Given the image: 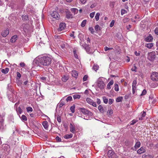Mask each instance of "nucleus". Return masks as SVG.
Wrapping results in <instances>:
<instances>
[{"label":"nucleus","mask_w":158,"mask_h":158,"mask_svg":"<svg viewBox=\"0 0 158 158\" xmlns=\"http://www.w3.org/2000/svg\"><path fill=\"white\" fill-rule=\"evenodd\" d=\"M147 93V91L146 89H143V92H142L141 94V96H143L145 95Z\"/></svg>","instance_id":"nucleus-55"},{"label":"nucleus","mask_w":158,"mask_h":158,"mask_svg":"<svg viewBox=\"0 0 158 158\" xmlns=\"http://www.w3.org/2000/svg\"><path fill=\"white\" fill-rule=\"evenodd\" d=\"M153 46V43H149L147 44L146 45V46L149 48H151Z\"/></svg>","instance_id":"nucleus-31"},{"label":"nucleus","mask_w":158,"mask_h":158,"mask_svg":"<svg viewBox=\"0 0 158 158\" xmlns=\"http://www.w3.org/2000/svg\"><path fill=\"white\" fill-rule=\"evenodd\" d=\"M69 78V77L68 76L64 75L62 78V80L64 82H65Z\"/></svg>","instance_id":"nucleus-20"},{"label":"nucleus","mask_w":158,"mask_h":158,"mask_svg":"<svg viewBox=\"0 0 158 158\" xmlns=\"http://www.w3.org/2000/svg\"><path fill=\"white\" fill-rule=\"evenodd\" d=\"M95 29L96 31H98L101 30V28L98 24L96 25L95 27Z\"/></svg>","instance_id":"nucleus-34"},{"label":"nucleus","mask_w":158,"mask_h":158,"mask_svg":"<svg viewBox=\"0 0 158 158\" xmlns=\"http://www.w3.org/2000/svg\"><path fill=\"white\" fill-rule=\"evenodd\" d=\"M70 129L71 132L73 133H74V131H75V128L71 123L70 124Z\"/></svg>","instance_id":"nucleus-29"},{"label":"nucleus","mask_w":158,"mask_h":158,"mask_svg":"<svg viewBox=\"0 0 158 158\" xmlns=\"http://www.w3.org/2000/svg\"><path fill=\"white\" fill-rule=\"evenodd\" d=\"M32 29V27L28 24H25L23 27V30L25 34L30 32L31 31Z\"/></svg>","instance_id":"nucleus-3"},{"label":"nucleus","mask_w":158,"mask_h":158,"mask_svg":"<svg viewBox=\"0 0 158 158\" xmlns=\"http://www.w3.org/2000/svg\"><path fill=\"white\" fill-rule=\"evenodd\" d=\"M71 11L74 13V14H77L78 12V10L77 8H73L71 9Z\"/></svg>","instance_id":"nucleus-24"},{"label":"nucleus","mask_w":158,"mask_h":158,"mask_svg":"<svg viewBox=\"0 0 158 158\" xmlns=\"http://www.w3.org/2000/svg\"><path fill=\"white\" fill-rule=\"evenodd\" d=\"M88 77L87 75H85L83 78V81H86L87 80Z\"/></svg>","instance_id":"nucleus-48"},{"label":"nucleus","mask_w":158,"mask_h":158,"mask_svg":"<svg viewBox=\"0 0 158 158\" xmlns=\"http://www.w3.org/2000/svg\"><path fill=\"white\" fill-rule=\"evenodd\" d=\"M86 101L89 103L90 104H91L93 102V101L89 98H87Z\"/></svg>","instance_id":"nucleus-42"},{"label":"nucleus","mask_w":158,"mask_h":158,"mask_svg":"<svg viewBox=\"0 0 158 158\" xmlns=\"http://www.w3.org/2000/svg\"><path fill=\"white\" fill-rule=\"evenodd\" d=\"M73 137V135L72 134H70L69 135L67 134L65 135L64 136V138L66 139H68L71 138Z\"/></svg>","instance_id":"nucleus-28"},{"label":"nucleus","mask_w":158,"mask_h":158,"mask_svg":"<svg viewBox=\"0 0 158 158\" xmlns=\"http://www.w3.org/2000/svg\"><path fill=\"white\" fill-rule=\"evenodd\" d=\"M127 12V11L124 9H122L121 10V15H123V14H124L125 13H126Z\"/></svg>","instance_id":"nucleus-49"},{"label":"nucleus","mask_w":158,"mask_h":158,"mask_svg":"<svg viewBox=\"0 0 158 158\" xmlns=\"http://www.w3.org/2000/svg\"><path fill=\"white\" fill-rule=\"evenodd\" d=\"M110 134V137H114L116 136V132H114L113 131H112V132H110V133H108L107 134V135H109ZM114 137L115 138V137Z\"/></svg>","instance_id":"nucleus-30"},{"label":"nucleus","mask_w":158,"mask_h":158,"mask_svg":"<svg viewBox=\"0 0 158 158\" xmlns=\"http://www.w3.org/2000/svg\"><path fill=\"white\" fill-rule=\"evenodd\" d=\"M108 155L109 158H114L115 156V153L112 150H110L108 152Z\"/></svg>","instance_id":"nucleus-10"},{"label":"nucleus","mask_w":158,"mask_h":158,"mask_svg":"<svg viewBox=\"0 0 158 158\" xmlns=\"http://www.w3.org/2000/svg\"><path fill=\"white\" fill-rule=\"evenodd\" d=\"M51 15L53 18L56 20H59L60 16L57 12L53 11L51 14Z\"/></svg>","instance_id":"nucleus-5"},{"label":"nucleus","mask_w":158,"mask_h":158,"mask_svg":"<svg viewBox=\"0 0 158 158\" xmlns=\"http://www.w3.org/2000/svg\"><path fill=\"white\" fill-rule=\"evenodd\" d=\"M72 76L76 78H77L78 76V72L76 70L72 71Z\"/></svg>","instance_id":"nucleus-19"},{"label":"nucleus","mask_w":158,"mask_h":158,"mask_svg":"<svg viewBox=\"0 0 158 158\" xmlns=\"http://www.w3.org/2000/svg\"><path fill=\"white\" fill-rule=\"evenodd\" d=\"M17 67V65L15 64H14L12 66H10V67L11 68V71H14V69L16 68Z\"/></svg>","instance_id":"nucleus-45"},{"label":"nucleus","mask_w":158,"mask_h":158,"mask_svg":"<svg viewBox=\"0 0 158 158\" xmlns=\"http://www.w3.org/2000/svg\"><path fill=\"white\" fill-rule=\"evenodd\" d=\"M65 97H64L61 99L59 103L57 104L56 108L58 107L59 108L62 107V106L65 104Z\"/></svg>","instance_id":"nucleus-7"},{"label":"nucleus","mask_w":158,"mask_h":158,"mask_svg":"<svg viewBox=\"0 0 158 158\" xmlns=\"http://www.w3.org/2000/svg\"><path fill=\"white\" fill-rule=\"evenodd\" d=\"M81 96L79 95H74L73 96V98L74 99H75L77 98L79 99L80 98Z\"/></svg>","instance_id":"nucleus-46"},{"label":"nucleus","mask_w":158,"mask_h":158,"mask_svg":"<svg viewBox=\"0 0 158 158\" xmlns=\"http://www.w3.org/2000/svg\"><path fill=\"white\" fill-rule=\"evenodd\" d=\"M134 67L135 68V69H134L133 68H132L131 69V70L132 71H135V72H136V69H137V67L135 65H134Z\"/></svg>","instance_id":"nucleus-57"},{"label":"nucleus","mask_w":158,"mask_h":158,"mask_svg":"<svg viewBox=\"0 0 158 158\" xmlns=\"http://www.w3.org/2000/svg\"><path fill=\"white\" fill-rule=\"evenodd\" d=\"M20 65L21 67H23L25 66V64L23 62H21L20 63Z\"/></svg>","instance_id":"nucleus-64"},{"label":"nucleus","mask_w":158,"mask_h":158,"mask_svg":"<svg viewBox=\"0 0 158 158\" xmlns=\"http://www.w3.org/2000/svg\"><path fill=\"white\" fill-rule=\"evenodd\" d=\"M95 12H92L90 14V16L91 18H93Z\"/></svg>","instance_id":"nucleus-58"},{"label":"nucleus","mask_w":158,"mask_h":158,"mask_svg":"<svg viewBox=\"0 0 158 158\" xmlns=\"http://www.w3.org/2000/svg\"><path fill=\"white\" fill-rule=\"evenodd\" d=\"M21 77V75L20 73L19 72H17V79H19Z\"/></svg>","instance_id":"nucleus-47"},{"label":"nucleus","mask_w":158,"mask_h":158,"mask_svg":"<svg viewBox=\"0 0 158 158\" xmlns=\"http://www.w3.org/2000/svg\"><path fill=\"white\" fill-rule=\"evenodd\" d=\"M63 126L64 127L66 131H67L68 129V126L67 123H64L63 124Z\"/></svg>","instance_id":"nucleus-56"},{"label":"nucleus","mask_w":158,"mask_h":158,"mask_svg":"<svg viewBox=\"0 0 158 158\" xmlns=\"http://www.w3.org/2000/svg\"><path fill=\"white\" fill-rule=\"evenodd\" d=\"M114 101V100L113 99H110L109 100V104L110 105L112 104Z\"/></svg>","instance_id":"nucleus-60"},{"label":"nucleus","mask_w":158,"mask_h":158,"mask_svg":"<svg viewBox=\"0 0 158 158\" xmlns=\"http://www.w3.org/2000/svg\"><path fill=\"white\" fill-rule=\"evenodd\" d=\"M18 36L16 35H15L13 36L10 39V42L12 43H14L17 40Z\"/></svg>","instance_id":"nucleus-16"},{"label":"nucleus","mask_w":158,"mask_h":158,"mask_svg":"<svg viewBox=\"0 0 158 158\" xmlns=\"http://www.w3.org/2000/svg\"><path fill=\"white\" fill-rule=\"evenodd\" d=\"M21 119L22 120L24 121H26L27 120L26 116L24 115H23L22 116Z\"/></svg>","instance_id":"nucleus-43"},{"label":"nucleus","mask_w":158,"mask_h":158,"mask_svg":"<svg viewBox=\"0 0 158 158\" xmlns=\"http://www.w3.org/2000/svg\"><path fill=\"white\" fill-rule=\"evenodd\" d=\"M66 17L68 19L73 18V15L70 11L66 12Z\"/></svg>","instance_id":"nucleus-18"},{"label":"nucleus","mask_w":158,"mask_h":158,"mask_svg":"<svg viewBox=\"0 0 158 158\" xmlns=\"http://www.w3.org/2000/svg\"><path fill=\"white\" fill-rule=\"evenodd\" d=\"M114 83V81L113 80H111L109 82V83L107 84V88L109 89H110L111 87L110 85H112Z\"/></svg>","instance_id":"nucleus-22"},{"label":"nucleus","mask_w":158,"mask_h":158,"mask_svg":"<svg viewBox=\"0 0 158 158\" xmlns=\"http://www.w3.org/2000/svg\"><path fill=\"white\" fill-rule=\"evenodd\" d=\"M108 114L110 115H111L112 113H113V110L112 109H110V110H109L107 112Z\"/></svg>","instance_id":"nucleus-54"},{"label":"nucleus","mask_w":158,"mask_h":158,"mask_svg":"<svg viewBox=\"0 0 158 158\" xmlns=\"http://www.w3.org/2000/svg\"><path fill=\"white\" fill-rule=\"evenodd\" d=\"M112 49H113L112 48H108L107 47H105L104 48L105 50L106 51H107L109 50H111Z\"/></svg>","instance_id":"nucleus-52"},{"label":"nucleus","mask_w":158,"mask_h":158,"mask_svg":"<svg viewBox=\"0 0 158 158\" xmlns=\"http://www.w3.org/2000/svg\"><path fill=\"white\" fill-rule=\"evenodd\" d=\"M146 115V112L143 111V113L141 115L142 117H139V120H142L143 119V117H144Z\"/></svg>","instance_id":"nucleus-38"},{"label":"nucleus","mask_w":158,"mask_h":158,"mask_svg":"<svg viewBox=\"0 0 158 158\" xmlns=\"http://www.w3.org/2000/svg\"><path fill=\"white\" fill-rule=\"evenodd\" d=\"M146 150L144 148L141 147L137 151V153L139 154H141L145 152Z\"/></svg>","instance_id":"nucleus-14"},{"label":"nucleus","mask_w":158,"mask_h":158,"mask_svg":"<svg viewBox=\"0 0 158 158\" xmlns=\"http://www.w3.org/2000/svg\"><path fill=\"white\" fill-rule=\"evenodd\" d=\"M9 99L10 101H12V102H15V99L13 98H12L11 97H9Z\"/></svg>","instance_id":"nucleus-63"},{"label":"nucleus","mask_w":158,"mask_h":158,"mask_svg":"<svg viewBox=\"0 0 158 158\" xmlns=\"http://www.w3.org/2000/svg\"><path fill=\"white\" fill-rule=\"evenodd\" d=\"M65 102H70L72 100V97L71 96H68L66 98H65Z\"/></svg>","instance_id":"nucleus-25"},{"label":"nucleus","mask_w":158,"mask_h":158,"mask_svg":"<svg viewBox=\"0 0 158 158\" xmlns=\"http://www.w3.org/2000/svg\"><path fill=\"white\" fill-rule=\"evenodd\" d=\"M65 23H61L59 26V27L58 29V31H61L64 29L65 27Z\"/></svg>","instance_id":"nucleus-9"},{"label":"nucleus","mask_w":158,"mask_h":158,"mask_svg":"<svg viewBox=\"0 0 158 158\" xmlns=\"http://www.w3.org/2000/svg\"><path fill=\"white\" fill-rule=\"evenodd\" d=\"M140 145L141 143L139 141H138L136 142L135 146V148H137L140 147Z\"/></svg>","instance_id":"nucleus-26"},{"label":"nucleus","mask_w":158,"mask_h":158,"mask_svg":"<svg viewBox=\"0 0 158 158\" xmlns=\"http://www.w3.org/2000/svg\"><path fill=\"white\" fill-rule=\"evenodd\" d=\"M155 33L158 35V27H156L155 30Z\"/></svg>","instance_id":"nucleus-62"},{"label":"nucleus","mask_w":158,"mask_h":158,"mask_svg":"<svg viewBox=\"0 0 158 158\" xmlns=\"http://www.w3.org/2000/svg\"><path fill=\"white\" fill-rule=\"evenodd\" d=\"M9 70L8 68H6L5 69H2L1 70V72L3 73L6 74L8 73Z\"/></svg>","instance_id":"nucleus-21"},{"label":"nucleus","mask_w":158,"mask_h":158,"mask_svg":"<svg viewBox=\"0 0 158 158\" xmlns=\"http://www.w3.org/2000/svg\"><path fill=\"white\" fill-rule=\"evenodd\" d=\"M99 68V66L97 64H94L93 66V69L95 71H96Z\"/></svg>","instance_id":"nucleus-27"},{"label":"nucleus","mask_w":158,"mask_h":158,"mask_svg":"<svg viewBox=\"0 0 158 158\" xmlns=\"http://www.w3.org/2000/svg\"><path fill=\"white\" fill-rule=\"evenodd\" d=\"M102 99L103 101L106 104L108 102V99H107L106 97L105 96H103L102 97Z\"/></svg>","instance_id":"nucleus-39"},{"label":"nucleus","mask_w":158,"mask_h":158,"mask_svg":"<svg viewBox=\"0 0 158 158\" xmlns=\"http://www.w3.org/2000/svg\"><path fill=\"white\" fill-rule=\"evenodd\" d=\"M40 57V64L44 66L49 65L51 63V58L47 56H43L42 54L41 55Z\"/></svg>","instance_id":"nucleus-1"},{"label":"nucleus","mask_w":158,"mask_h":158,"mask_svg":"<svg viewBox=\"0 0 158 158\" xmlns=\"http://www.w3.org/2000/svg\"><path fill=\"white\" fill-rule=\"evenodd\" d=\"M151 79L153 81H157L158 80V73L153 72L151 76Z\"/></svg>","instance_id":"nucleus-6"},{"label":"nucleus","mask_w":158,"mask_h":158,"mask_svg":"<svg viewBox=\"0 0 158 158\" xmlns=\"http://www.w3.org/2000/svg\"><path fill=\"white\" fill-rule=\"evenodd\" d=\"M42 124L43 126L45 129L47 130L48 129V122L47 121H43Z\"/></svg>","instance_id":"nucleus-17"},{"label":"nucleus","mask_w":158,"mask_h":158,"mask_svg":"<svg viewBox=\"0 0 158 158\" xmlns=\"http://www.w3.org/2000/svg\"><path fill=\"white\" fill-rule=\"evenodd\" d=\"M19 101L18 102L16 103L15 106V108H16V109H22L23 108V106L20 105L18 107V106L19 105Z\"/></svg>","instance_id":"nucleus-23"},{"label":"nucleus","mask_w":158,"mask_h":158,"mask_svg":"<svg viewBox=\"0 0 158 158\" xmlns=\"http://www.w3.org/2000/svg\"><path fill=\"white\" fill-rule=\"evenodd\" d=\"M40 58L39 56L37 57L33 61L34 64L37 66L40 64Z\"/></svg>","instance_id":"nucleus-12"},{"label":"nucleus","mask_w":158,"mask_h":158,"mask_svg":"<svg viewBox=\"0 0 158 158\" xmlns=\"http://www.w3.org/2000/svg\"><path fill=\"white\" fill-rule=\"evenodd\" d=\"M153 37L150 34L148 37L145 39V40L147 42H151L153 40Z\"/></svg>","instance_id":"nucleus-15"},{"label":"nucleus","mask_w":158,"mask_h":158,"mask_svg":"<svg viewBox=\"0 0 158 158\" xmlns=\"http://www.w3.org/2000/svg\"><path fill=\"white\" fill-rule=\"evenodd\" d=\"M156 53L154 52L148 53V59L151 61H153L156 57Z\"/></svg>","instance_id":"nucleus-2"},{"label":"nucleus","mask_w":158,"mask_h":158,"mask_svg":"<svg viewBox=\"0 0 158 158\" xmlns=\"http://www.w3.org/2000/svg\"><path fill=\"white\" fill-rule=\"evenodd\" d=\"M138 120H135V119H134L132 121H131V123H130V125H133L136 122H138Z\"/></svg>","instance_id":"nucleus-51"},{"label":"nucleus","mask_w":158,"mask_h":158,"mask_svg":"<svg viewBox=\"0 0 158 158\" xmlns=\"http://www.w3.org/2000/svg\"><path fill=\"white\" fill-rule=\"evenodd\" d=\"M87 21L86 20H84L82 21L81 24V26L82 27H84L85 26Z\"/></svg>","instance_id":"nucleus-35"},{"label":"nucleus","mask_w":158,"mask_h":158,"mask_svg":"<svg viewBox=\"0 0 158 158\" xmlns=\"http://www.w3.org/2000/svg\"><path fill=\"white\" fill-rule=\"evenodd\" d=\"M123 99L122 97H119L116 99V101L117 102H119L122 101Z\"/></svg>","instance_id":"nucleus-32"},{"label":"nucleus","mask_w":158,"mask_h":158,"mask_svg":"<svg viewBox=\"0 0 158 158\" xmlns=\"http://www.w3.org/2000/svg\"><path fill=\"white\" fill-rule=\"evenodd\" d=\"M97 86L100 89H102L104 88L105 84L102 79H99L97 81Z\"/></svg>","instance_id":"nucleus-4"},{"label":"nucleus","mask_w":158,"mask_h":158,"mask_svg":"<svg viewBox=\"0 0 158 158\" xmlns=\"http://www.w3.org/2000/svg\"><path fill=\"white\" fill-rule=\"evenodd\" d=\"M56 139L57 142L61 141V139L58 136H56Z\"/></svg>","instance_id":"nucleus-59"},{"label":"nucleus","mask_w":158,"mask_h":158,"mask_svg":"<svg viewBox=\"0 0 158 158\" xmlns=\"http://www.w3.org/2000/svg\"><path fill=\"white\" fill-rule=\"evenodd\" d=\"M56 112L55 113V117L56 116H57L56 119L57 121L59 123H60L61 122V116L59 114H58V113L57 112V109H56Z\"/></svg>","instance_id":"nucleus-11"},{"label":"nucleus","mask_w":158,"mask_h":158,"mask_svg":"<svg viewBox=\"0 0 158 158\" xmlns=\"http://www.w3.org/2000/svg\"><path fill=\"white\" fill-rule=\"evenodd\" d=\"M89 45L87 44L86 47H85V49L87 52H89L90 50Z\"/></svg>","instance_id":"nucleus-44"},{"label":"nucleus","mask_w":158,"mask_h":158,"mask_svg":"<svg viewBox=\"0 0 158 158\" xmlns=\"http://www.w3.org/2000/svg\"><path fill=\"white\" fill-rule=\"evenodd\" d=\"M114 90L116 91H118L119 90L118 85V84H114Z\"/></svg>","instance_id":"nucleus-33"},{"label":"nucleus","mask_w":158,"mask_h":158,"mask_svg":"<svg viewBox=\"0 0 158 158\" xmlns=\"http://www.w3.org/2000/svg\"><path fill=\"white\" fill-rule=\"evenodd\" d=\"M114 23H115L114 20H112L110 24V27H112L114 25Z\"/></svg>","instance_id":"nucleus-53"},{"label":"nucleus","mask_w":158,"mask_h":158,"mask_svg":"<svg viewBox=\"0 0 158 158\" xmlns=\"http://www.w3.org/2000/svg\"><path fill=\"white\" fill-rule=\"evenodd\" d=\"M100 13H97L95 16V19L96 21H98L99 19V16H100Z\"/></svg>","instance_id":"nucleus-41"},{"label":"nucleus","mask_w":158,"mask_h":158,"mask_svg":"<svg viewBox=\"0 0 158 158\" xmlns=\"http://www.w3.org/2000/svg\"><path fill=\"white\" fill-rule=\"evenodd\" d=\"M73 52L74 54V56L77 59H78V56L77 54V51L76 50H74L73 51Z\"/></svg>","instance_id":"nucleus-40"},{"label":"nucleus","mask_w":158,"mask_h":158,"mask_svg":"<svg viewBox=\"0 0 158 158\" xmlns=\"http://www.w3.org/2000/svg\"><path fill=\"white\" fill-rule=\"evenodd\" d=\"M81 111L83 114H88L90 116H92L93 115V113L89 111L87 109H80Z\"/></svg>","instance_id":"nucleus-8"},{"label":"nucleus","mask_w":158,"mask_h":158,"mask_svg":"<svg viewBox=\"0 0 158 158\" xmlns=\"http://www.w3.org/2000/svg\"><path fill=\"white\" fill-rule=\"evenodd\" d=\"M89 30L91 32L92 34H94V29L92 27H89Z\"/></svg>","instance_id":"nucleus-50"},{"label":"nucleus","mask_w":158,"mask_h":158,"mask_svg":"<svg viewBox=\"0 0 158 158\" xmlns=\"http://www.w3.org/2000/svg\"><path fill=\"white\" fill-rule=\"evenodd\" d=\"M78 37L80 40H83V36L81 33H80L78 35Z\"/></svg>","instance_id":"nucleus-36"},{"label":"nucleus","mask_w":158,"mask_h":158,"mask_svg":"<svg viewBox=\"0 0 158 158\" xmlns=\"http://www.w3.org/2000/svg\"><path fill=\"white\" fill-rule=\"evenodd\" d=\"M40 78L42 80L43 82H44L46 81V77H42Z\"/></svg>","instance_id":"nucleus-61"},{"label":"nucleus","mask_w":158,"mask_h":158,"mask_svg":"<svg viewBox=\"0 0 158 158\" xmlns=\"http://www.w3.org/2000/svg\"><path fill=\"white\" fill-rule=\"evenodd\" d=\"M137 84V81L136 79H135L134 80L132 85V87H136V85Z\"/></svg>","instance_id":"nucleus-37"},{"label":"nucleus","mask_w":158,"mask_h":158,"mask_svg":"<svg viewBox=\"0 0 158 158\" xmlns=\"http://www.w3.org/2000/svg\"><path fill=\"white\" fill-rule=\"evenodd\" d=\"M9 30L8 29L5 30L1 33V35L3 37H6L9 33Z\"/></svg>","instance_id":"nucleus-13"}]
</instances>
